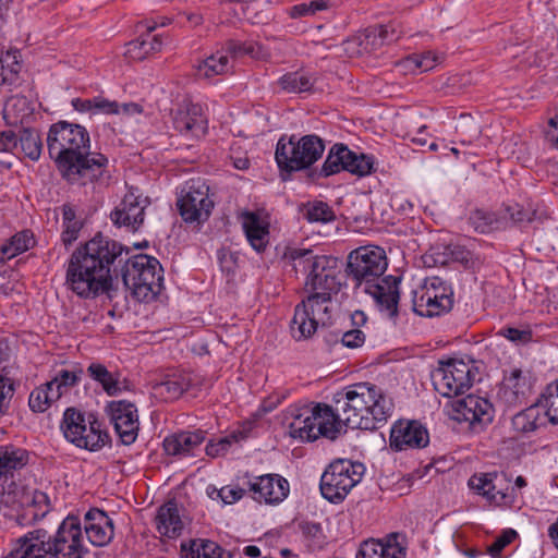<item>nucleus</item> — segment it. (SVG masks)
Returning a JSON list of instances; mask_svg holds the SVG:
<instances>
[{
  "label": "nucleus",
  "instance_id": "obj_31",
  "mask_svg": "<svg viewBox=\"0 0 558 558\" xmlns=\"http://www.w3.org/2000/svg\"><path fill=\"white\" fill-rule=\"evenodd\" d=\"M504 385L512 393L511 402L525 403L533 389V379L529 372L520 368H512L508 375L504 376Z\"/></svg>",
  "mask_w": 558,
  "mask_h": 558
},
{
  "label": "nucleus",
  "instance_id": "obj_46",
  "mask_svg": "<svg viewBox=\"0 0 558 558\" xmlns=\"http://www.w3.org/2000/svg\"><path fill=\"white\" fill-rule=\"evenodd\" d=\"M319 255H314L312 250L288 247L283 254V259L287 260L292 269L298 274L300 270L310 272L312 269V262Z\"/></svg>",
  "mask_w": 558,
  "mask_h": 558
},
{
  "label": "nucleus",
  "instance_id": "obj_10",
  "mask_svg": "<svg viewBox=\"0 0 558 558\" xmlns=\"http://www.w3.org/2000/svg\"><path fill=\"white\" fill-rule=\"evenodd\" d=\"M44 548L49 558H84L88 548L83 542L82 523L78 517L70 514L50 535L45 530Z\"/></svg>",
  "mask_w": 558,
  "mask_h": 558
},
{
  "label": "nucleus",
  "instance_id": "obj_34",
  "mask_svg": "<svg viewBox=\"0 0 558 558\" xmlns=\"http://www.w3.org/2000/svg\"><path fill=\"white\" fill-rule=\"evenodd\" d=\"M184 558H230L231 554L210 539H191L182 543Z\"/></svg>",
  "mask_w": 558,
  "mask_h": 558
},
{
  "label": "nucleus",
  "instance_id": "obj_43",
  "mask_svg": "<svg viewBox=\"0 0 558 558\" xmlns=\"http://www.w3.org/2000/svg\"><path fill=\"white\" fill-rule=\"evenodd\" d=\"M61 398V392L53 390L49 383L35 388L28 398V405L35 413L45 412L53 402Z\"/></svg>",
  "mask_w": 558,
  "mask_h": 558
},
{
  "label": "nucleus",
  "instance_id": "obj_18",
  "mask_svg": "<svg viewBox=\"0 0 558 558\" xmlns=\"http://www.w3.org/2000/svg\"><path fill=\"white\" fill-rule=\"evenodd\" d=\"M107 411L121 442L126 446L133 444L140 429L135 404L125 400L110 401Z\"/></svg>",
  "mask_w": 558,
  "mask_h": 558
},
{
  "label": "nucleus",
  "instance_id": "obj_1",
  "mask_svg": "<svg viewBox=\"0 0 558 558\" xmlns=\"http://www.w3.org/2000/svg\"><path fill=\"white\" fill-rule=\"evenodd\" d=\"M130 248L120 242L96 233L81 244L69 260L65 283L76 295L83 299H96L101 294L113 296L114 264L123 263L121 277L126 289L138 302L149 303L163 289V270L159 260L146 254L124 258Z\"/></svg>",
  "mask_w": 558,
  "mask_h": 558
},
{
  "label": "nucleus",
  "instance_id": "obj_4",
  "mask_svg": "<svg viewBox=\"0 0 558 558\" xmlns=\"http://www.w3.org/2000/svg\"><path fill=\"white\" fill-rule=\"evenodd\" d=\"M332 403L345 427L362 430L380 428L393 410L392 401L371 383H356L343 388L333 395Z\"/></svg>",
  "mask_w": 558,
  "mask_h": 558
},
{
  "label": "nucleus",
  "instance_id": "obj_51",
  "mask_svg": "<svg viewBox=\"0 0 558 558\" xmlns=\"http://www.w3.org/2000/svg\"><path fill=\"white\" fill-rule=\"evenodd\" d=\"M500 210L508 219V227L510 226V222L513 225L531 222L534 220L536 214L535 210L525 209L519 204L507 205Z\"/></svg>",
  "mask_w": 558,
  "mask_h": 558
},
{
  "label": "nucleus",
  "instance_id": "obj_17",
  "mask_svg": "<svg viewBox=\"0 0 558 558\" xmlns=\"http://www.w3.org/2000/svg\"><path fill=\"white\" fill-rule=\"evenodd\" d=\"M148 204V198L142 197L138 189L131 186L121 203L111 211L110 218L116 226L135 232L144 223Z\"/></svg>",
  "mask_w": 558,
  "mask_h": 558
},
{
  "label": "nucleus",
  "instance_id": "obj_22",
  "mask_svg": "<svg viewBox=\"0 0 558 558\" xmlns=\"http://www.w3.org/2000/svg\"><path fill=\"white\" fill-rule=\"evenodd\" d=\"M248 490L258 502L279 504L289 494V483L279 474H265L248 482Z\"/></svg>",
  "mask_w": 558,
  "mask_h": 558
},
{
  "label": "nucleus",
  "instance_id": "obj_5",
  "mask_svg": "<svg viewBox=\"0 0 558 558\" xmlns=\"http://www.w3.org/2000/svg\"><path fill=\"white\" fill-rule=\"evenodd\" d=\"M325 150V143L316 134H307L296 138L282 135L276 145L275 159L283 181L291 173L308 169L314 165Z\"/></svg>",
  "mask_w": 558,
  "mask_h": 558
},
{
  "label": "nucleus",
  "instance_id": "obj_9",
  "mask_svg": "<svg viewBox=\"0 0 558 558\" xmlns=\"http://www.w3.org/2000/svg\"><path fill=\"white\" fill-rule=\"evenodd\" d=\"M365 466L349 459H336L329 463L320 477V493L330 502H341L350 490L361 482Z\"/></svg>",
  "mask_w": 558,
  "mask_h": 558
},
{
  "label": "nucleus",
  "instance_id": "obj_52",
  "mask_svg": "<svg viewBox=\"0 0 558 558\" xmlns=\"http://www.w3.org/2000/svg\"><path fill=\"white\" fill-rule=\"evenodd\" d=\"M225 47L227 54L230 53L233 57H241L245 54L256 57L262 48L260 45L254 41L242 43L234 39L227 40Z\"/></svg>",
  "mask_w": 558,
  "mask_h": 558
},
{
  "label": "nucleus",
  "instance_id": "obj_39",
  "mask_svg": "<svg viewBox=\"0 0 558 558\" xmlns=\"http://www.w3.org/2000/svg\"><path fill=\"white\" fill-rule=\"evenodd\" d=\"M50 508L49 498L46 493L35 490L33 493L31 502L24 509V512L16 517V522L20 525L29 524L39 518H43Z\"/></svg>",
  "mask_w": 558,
  "mask_h": 558
},
{
  "label": "nucleus",
  "instance_id": "obj_36",
  "mask_svg": "<svg viewBox=\"0 0 558 558\" xmlns=\"http://www.w3.org/2000/svg\"><path fill=\"white\" fill-rule=\"evenodd\" d=\"M302 535V541L310 551L322 550L327 544L328 538L320 523L303 520L298 524Z\"/></svg>",
  "mask_w": 558,
  "mask_h": 558
},
{
  "label": "nucleus",
  "instance_id": "obj_19",
  "mask_svg": "<svg viewBox=\"0 0 558 558\" xmlns=\"http://www.w3.org/2000/svg\"><path fill=\"white\" fill-rule=\"evenodd\" d=\"M428 442V430L418 421L399 420L391 427L389 446L395 451L421 449Z\"/></svg>",
  "mask_w": 558,
  "mask_h": 558
},
{
  "label": "nucleus",
  "instance_id": "obj_58",
  "mask_svg": "<svg viewBox=\"0 0 558 558\" xmlns=\"http://www.w3.org/2000/svg\"><path fill=\"white\" fill-rule=\"evenodd\" d=\"M365 341V335L360 329L348 330L342 333L341 342L344 347L355 349L361 347Z\"/></svg>",
  "mask_w": 558,
  "mask_h": 558
},
{
  "label": "nucleus",
  "instance_id": "obj_13",
  "mask_svg": "<svg viewBox=\"0 0 558 558\" xmlns=\"http://www.w3.org/2000/svg\"><path fill=\"white\" fill-rule=\"evenodd\" d=\"M453 292L439 278H434L429 284H424L414 291L413 311L424 317L440 316L451 311Z\"/></svg>",
  "mask_w": 558,
  "mask_h": 558
},
{
  "label": "nucleus",
  "instance_id": "obj_20",
  "mask_svg": "<svg viewBox=\"0 0 558 558\" xmlns=\"http://www.w3.org/2000/svg\"><path fill=\"white\" fill-rule=\"evenodd\" d=\"M173 128L182 135L203 137L208 131V120L199 104L182 101L174 111Z\"/></svg>",
  "mask_w": 558,
  "mask_h": 558
},
{
  "label": "nucleus",
  "instance_id": "obj_54",
  "mask_svg": "<svg viewBox=\"0 0 558 558\" xmlns=\"http://www.w3.org/2000/svg\"><path fill=\"white\" fill-rule=\"evenodd\" d=\"M10 380L0 375V415L9 412L10 403L14 395V388Z\"/></svg>",
  "mask_w": 558,
  "mask_h": 558
},
{
  "label": "nucleus",
  "instance_id": "obj_28",
  "mask_svg": "<svg viewBox=\"0 0 558 558\" xmlns=\"http://www.w3.org/2000/svg\"><path fill=\"white\" fill-rule=\"evenodd\" d=\"M242 228L251 246L262 253L269 243V222L256 211H244L242 214Z\"/></svg>",
  "mask_w": 558,
  "mask_h": 558
},
{
  "label": "nucleus",
  "instance_id": "obj_45",
  "mask_svg": "<svg viewBox=\"0 0 558 558\" xmlns=\"http://www.w3.org/2000/svg\"><path fill=\"white\" fill-rule=\"evenodd\" d=\"M19 144L25 157L33 161H37L40 158L43 142L36 129H22L19 133Z\"/></svg>",
  "mask_w": 558,
  "mask_h": 558
},
{
  "label": "nucleus",
  "instance_id": "obj_63",
  "mask_svg": "<svg viewBox=\"0 0 558 558\" xmlns=\"http://www.w3.org/2000/svg\"><path fill=\"white\" fill-rule=\"evenodd\" d=\"M545 137L553 147L558 148V113L549 119Z\"/></svg>",
  "mask_w": 558,
  "mask_h": 558
},
{
  "label": "nucleus",
  "instance_id": "obj_3",
  "mask_svg": "<svg viewBox=\"0 0 558 558\" xmlns=\"http://www.w3.org/2000/svg\"><path fill=\"white\" fill-rule=\"evenodd\" d=\"M385 251L378 246H360L347 258L345 276L355 291L371 295L380 312L390 319L398 317L401 277L388 275Z\"/></svg>",
  "mask_w": 558,
  "mask_h": 558
},
{
  "label": "nucleus",
  "instance_id": "obj_29",
  "mask_svg": "<svg viewBox=\"0 0 558 558\" xmlns=\"http://www.w3.org/2000/svg\"><path fill=\"white\" fill-rule=\"evenodd\" d=\"M28 460L29 453L26 449L13 445L0 446V496L4 492L8 475L24 468Z\"/></svg>",
  "mask_w": 558,
  "mask_h": 558
},
{
  "label": "nucleus",
  "instance_id": "obj_27",
  "mask_svg": "<svg viewBox=\"0 0 558 558\" xmlns=\"http://www.w3.org/2000/svg\"><path fill=\"white\" fill-rule=\"evenodd\" d=\"M155 523L156 530L163 537L175 539L182 535L184 523L175 499L168 500L157 509Z\"/></svg>",
  "mask_w": 558,
  "mask_h": 558
},
{
  "label": "nucleus",
  "instance_id": "obj_50",
  "mask_svg": "<svg viewBox=\"0 0 558 558\" xmlns=\"http://www.w3.org/2000/svg\"><path fill=\"white\" fill-rule=\"evenodd\" d=\"M456 131L460 136V143L462 145L472 144L474 141L478 140L481 135L480 125L472 118L463 114L460 117Z\"/></svg>",
  "mask_w": 558,
  "mask_h": 558
},
{
  "label": "nucleus",
  "instance_id": "obj_38",
  "mask_svg": "<svg viewBox=\"0 0 558 558\" xmlns=\"http://www.w3.org/2000/svg\"><path fill=\"white\" fill-rule=\"evenodd\" d=\"M344 171L357 177H366L375 171V159L371 155L357 154L345 145Z\"/></svg>",
  "mask_w": 558,
  "mask_h": 558
},
{
  "label": "nucleus",
  "instance_id": "obj_7",
  "mask_svg": "<svg viewBox=\"0 0 558 558\" xmlns=\"http://www.w3.org/2000/svg\"><path fill=\"white\" fill-rule=\"evenodd\" d=\"M345 427L336 405L315 403L306 407L289 425V434L293 438L314 441L319 436L335 440Z\"/></svg>",
  "mask_w": 558,
  "mask_h": 558
},
{
  "label": "nucleus",
  "instance_id": "obj_21",
  "mask_svg": "<svg viewBox=\"0 0 558 558\" xmlns=\"http://www.w3.org/2000/svg\"><path fill=\"white\" fill-rule=\"evenodd\" d=\"M206 432L203 429L181 430L168 435L162 442L167 456L177 459L197 457L202 451V445L206 439Z\"/></svg>",
  "mask_w": 558,
  "mask_h": 558
},
{
  "label": "nucleus",
  "instance_id": "obj_42",
  "mask_svg": "<svg viewBox=\"0 0 558 558\" xmlns=\"http://www.w3.org/2000/svg\"><path fill=\"white\" fill-rule=\"evenodd\" d=\"M17 50H9L0 53V85L12 86L19 81L21 63Z\"/></svg>",
  "mask_w": 558,
  "mask_h": 558
},
{
  "label": "nucleus",
  "instance_id": "obj_37",
  "mask_svg": "<svg viewBox=\"0 0 558 558\" xmlns=\"http://www.w3.org/2000/svg\"><path fill=\"white\" fill-rule=\"evenodd\" d=\"M314 76L303 70L288 72L278 80V85L287 93H307L314 87Z\"/></svg>",
  "mask_w": 558,
  "mask_h": 558
},
{
  "label": "nucleus",
  "instance_id": "obj_57",
  "mask_svg": "<svg viewBox=\"0 0 558 558\" xmlns=\"http://www.w3.org/2000/svg\"><path fill=\"white\" fill-rule=\"evenodd\" d=\"M245 493L246 489L241 487L225 486L219 489L218 495L225 505H232L242 499Z\"/></svg>",
  "mask_w": 558,
  "mask_h": 558
},
{
  "label": "nucleus",
  "instance_id": "obj_12",
  "mask_svg": "<svg viewBox=\"0 0 558 558\" xmlns=\"http://www.w3.org/2000/svg\"><path fill=\"white\" fill-rule=\"evenodd\" d=\"M215 203L209 197V185L202 178L185 182L177 199V208L186 223H204L211 215Z\"/></svg>",
  "mask_w": 558,
  "mask_h": 558
},
{
  "label": "nucleus",
  "instance_id": "obj_56",
  "mask_svg": "<svg viewBox=\"0 0 558 558\" xmlns=\"http://www.w3.org/2000/svg\"><path fill=\"white\" fill-rule=\"evenodd\" d=\"M10 245L17 250V253H24L33 245L34 239L28 230L22 231L13 235L10 240Z\"/></svg>",
  "mask_w": 558,
  "mask_h": 558
},
{
  "label": "nucleus",
  "instance_id": "obj_47",
  "mask_svg": "<svg viewBox=\"0 0 558 558\" xmlns=\"http://www.w3.org/2000/svg\"><path fill=\"white\" fill-rule=\"evenodd\" d=\"M83 373V368L80 365H75L73 369H60L48 383L53 390H58L62 396L68 392L69 389L80 384Z\"/></svg>",
  "mask_w": 558,
  "mask_h": 558
},
{
  "label": "nucleus",
  "instance_id": "obj_14",
  "mask_svg": "<svg viewBox=\"0 0 558 558\" xmlns=\"http://www.w3.org/2000/svg\"><path fill=\"white\" fill-rule=\"evenodd\" d=\"M331 299L324 303L308 304V296L302 300L294 308L291 323V332L294 339L302 340L311 338L319 324H329L331 318Z\"/></svg>",
  "mask_w": 558,
  "mask_h": 558
},
{
  "label": "nucleus",
  "instance_id": "obj_53",
  "mask_svg": "<svg viewBox=\"0 0 558 558\" xmlns=\"http://www.w3.org/2000/svg\"><path fill=\"white\" fill-rule=\"evenodd\" d=\"M518 536L517 531L512 529H506L496 539L487 546V553L492 558H502V550L511 544Z\"/></svg>",
  "mask_w": 558,
  "mask_h": 558
},
{
  "label": "nucleus",
  "instance_id": "obj_32",
  "mask_svg": "<svg viewBox=\"0 0 558 558\" xmlns=\"http://www.w3.org/2000/svg\"><path fill=\"white\" fill-rule=\"evenodd\" d=\"M87 375L101 386L102 390L108 396H117L122 392L123 388L120 385V373L110 372L107 366L100 362H92L86 368Z\"/></svg>",
  "mask_w": 558,
  "mask_h": 558
},
{
  "label": "nucleus",
  "instance_id": "obj_44",
  "mask_svg": "<svg viewBox=\"0 0 558 558\" xmlns=\"http://www.w3.org/2000/svg\"><path fill=\"white\" fill-rule=\"evenodd\" d=\"M545 409V417L554 425H558V379L548 384L536 400Z\"/></svg>",
  "mask_w": 558,
  "mask_h": 558
},
{
  "label": "nucleus",
  "instance_id": "obj_8",
  "mask_svg": "<svg viewBox=\"0 0 558 558\" xmlns=\"http://www.w3.org/2000/svg\"><path fill=\"white\" fill-rule=\"evenodd\" d=\"M432 380L438 393L451 398L463 395L480 380V372L474 361L449 359L439 361V366L432 373Z\"/></svg>",
  "mask_w": 558,
  "mask_h": 558
},
{
  "label": "nucleus",
  "instance_id": "obj_26",
  "mask_svg": "<svg viewBox=\"0 0 558 558\" xmlns=\"http://www.w3.org/2000/svg\"><path fill=\"white\" fill-rule=\"evenodd\" d=\"M428 257L433 259L435 265L440 266L459 264L464 269H475L481 265L478 257H476L466 247L459 244H448L434 247L433 253Z\"/></svg>",
  "mask_w": 558,
  "mask_h": 558
},
{
  "label": "nucleus",
  "instance_id": "obj_55",
  "mask_svg": "<svg viewBox=\"0 0 558 558\" xmlns=\"http://www.w3.org/2000/svg\"><path fill=\"white\" fill-rule=\"evenodd\" d=\"M499 335L514 343H529L532 340L531 330H522L513 327H505L499 330Z\"/></svg>",
  "mask_w": 558,
  "mask_h": 558
},
{
  "label": "nucleus",
  "instance_id": "obj_24",
  "mask_svg": "<svg viewBox=\"0 0 558 558\" xmlns=\"http://www.w3.org/2000/svg\"><path fill=\"white\" fill-rule=\"evenodd\" d=\"M145 29V34L126 44L125 57L131 61H142L148 54L155 53L162 48L161 35H155L151 38L150 34L157 28L156 21H142L137 24V29Z\"/></svg>",
  "mask_w": 558,
  "mask_h": 558
},
{
  "label": "nucleus",
  "instance_id": "obj_61",
  "mask_svg": "<svg viewBox=\"0 0 558 558\" xmlns=\"http://www.w3.org/2000/svg\"><path fill=\"white\" fill-rule=\"evenodd\" d=\"M19 145V135L12 130L0 132V151H13Z\"/></svg>",
  "mask_w": 558,
  "mask_h": 558
},
{
  "label": "nucleus",
  "instance_id": "obj_48",
  "mask_svg": "<svg viewBox=\"0 0 558 558\" xmlns=\"http://www.w3.org/2000/svg\"><path fill=\"white\" fill-rule=\"evenodd\" d=\"M245 438V432L234 430L228 436L210 439L205 447V452L210 458L225 456L233 444L239 442Z\"/></svg>",
  "mask_w": 558,
  "mask_h": 558
},
{
  "label": "nucleus",
  "instance_id": "obj_35",
  "mask_svg": "<svg viewBox=\"0 0 558 558\" xmlns=\"http://www.w3.org/2000/svg\"><path fill=\"white\" fill-rule=\"evenodd\" d=\"M190 387L189 380L180 375L168 376L165 380L153 386V393L165 402L179 399Z\"/></svg>",
  "mask_w": 558,
  "mask_h": 558
},
{
  "label": "nucleus",
  "instance_id": "obj_33",
  "mask_svg": "<svg viewBox=\"0 0 558 558\" xmlns=\"http://www.w3.org/2000/svg\"><path fill=\"white\" fill-rule=\"evenodd\" d=\"M547 418L541 411L537 401L513 415L511 420L512 428L520 434H529L545 426Z\"/></svg>",
  "mask_w": 558,
  "mask_h": 558
},
{
  "label": "nucleus",
  "instance_id": "obj_41",
  "mask_svg": "<svg viewBox=\"0 0 558 558\" xmlns=\"http://www.w3.org/2000/svg\"><path fill=\"white\" fill-rule=\"evenodd\" d=\"M231 68L227 52L217 51L199 62L197 72L199 76L211 78L228 73Z\"/></svg>",
  "mask_w": 558,
  "mask_h": 558
},
{
  "label": "nucleus",
  "instance_id": "obj_16",
  "mask_svg": "<svg viewBox=\"0 0 558 558\" xmlns=\"http://www.w3.org/2000/svg\"><path fill=\"white\" fill-rule=\"evenodd\" d=\"M453 412L454 420L469 422L471 429L475 433L482 432L495 416L493 403L488 399L475 395H468L458 400Z\"/></svg>",
  "mask_w": 558,
  "mask_h": 558
},
{
  "label": "nucleus",
  "instance_id": "obj_6",
  "mask_svg": "<svg viewBox=\"0 0 558 558\" xmlns=\"http://www.w3.org/2000/svg\"><path fill=\"white\" fill-rule=\"evenodd\" d=\"M64 438L78 449L99 451L111 437L97 414L71 407L65 409L60 423Z\"/></svg>",
  "mask_w": 558,
  "mask_h": 558
},
{
  "label": "nucleus",
  "instance_id": "obj_30",
  "mask_svg": "<svg viewBox=\"0 0 558 558\" xmlns=\"http://www.w3.org/2000/svg\"><path fill=\"white\" fill-rule=\"evenodd\" d=\"M469 223L478 233H490L508 228V219L501 210L490 211L476 208L470 213Z\"/></svg>",
  "mask_w": 558,
  "mask_h": 558
},
{
  "label": "nucleus",
  "instance_id": "obj_62",
  "mask_svg": "<svg viewBox=\"0 0 558 558\" xmlns=\"http://www.w3.org/2000/svg\"><path fill=\"white\" fill-rule=\"evenodd\" d=\"M93 106L94 111L96 112H104L107 114L119 113V104L117 101H111L102 97H94Z\"/></svg>",
  "mask_w": 558,
  "mask_h": 558
},
{
  "label": "nucleus",
  "instance_id": "obj_40",
  "mask_svg": "<svg viewBox=\"0 0 558 558\" xmlns=\"http://www.w3.org/2000/svg\"><path fill=\"white\" fill-rule=\"evenodd\" d=\"M344 150L342 143L335 144L328 151V155L319 170H314L311 175L317 178H328L344 171Z\"/></svg>",
  "mask_w": 558,
  "mask_h": 558
},
{
  "label": "nucleus",
  "instance_id": "obj_49",
  "mask_svg": "<svg viewBox=\"0 0 558 558\" xmlns=\"http://www.w3.org/2000/svg\"><path fill=\"white\" fill-rule=\"evenodd\" d=\"M304 217L310 222L323 223L330 222L336 218L331 207L323 201L308 202L307 204H305Z\"/></svg>",
  "mask_w": 558,
  "mask_h": 558
},
{
  "label": "nucleus",
  "instance_id": "obj_23",
  "mask_svg": "<svg viewBox=\"0 0 558 558\" xmlns=\"http://www.w3.org/2000/svg\"><path fill=\"white\" fill-rule=\"evenodd\" d=\"M84 531L92 545L107 546L114 536L113 520L104 510L90 508L84 515Z\"/></svg>",
  "mask_w": 558,
  "mask_h": 558
},
{
  "label": "nucleus",
  "instance_id": "obj_11",
  "mask_svg": "<svg viewBox=\"0 0 558 558\" xmlns=\"http://www.w3.org/2000/svg\"><path fill=\"white\" fill-rule=\"evenodd\" d=\"M338 258L320 255L312 262V269L307 274L305 288L311 291L308 304L328 302L332 294L341 289Z\"/></svg>",
  "mask_w": 558,
  "mask_h": 558
},
{
  "label": "nucleus",
  "instance_id": "obj_64",
  "mask_svg": "<svg viewBox=\"0 0 558 558\" xmlns=\"http://www.w3.org/2000/svg\"><path fill=\"white\" fill-rule=\"evenodd\" d=\"M415 63V68L421 70L422 72H426L435 66V58H433L429 53L424 54L422 57H415L412 59Z\"/></svg>",
  "mask_w": 558,
  "mask_h": 558
},
{
  "label": "nucleus",
  "instance_id": "obj_15",
  "mask_svg": "<svg viewBox=\"0 0 558 558\" xmlns=\"http://www.w3.org/2000/svg\"><path fill=\"white\" fill-rule=\"evenodd\" d=\"M469 486L496 506H510L514 500V488L502 472L475 474L469 480Z\"/></svg>",
  "mask_w": 558,
  "mask_h": 558
},
{
  "label": "nucleus",
  "instance_id": "obj_59",
  "mask_svg": "<svg viewBox=\"0 0 558 558\" xmlns=\"http://www.w3.org/2000/svg\"><path fill=\"white\" fill-rule=\"evenodd\" d=\"M367 37L373 35L374 37L378 36L383 41L391 43L399 38L395 27L391 24L387 25H378L368 31Z\"/></svg>",
  "mask_w": 558,
  "mask_h": 558
},
{
  "label": "nucleus",
  "instance_id": "obj_60",
  "mask_svg": "<svg viewBox=\"0 0 558 558\" xmlns=\"http://www.w3.org/2000/svg\"><path fill=\"white\" fill-rule=\"evenodd\" d=\"M82 227H83V225L81 221L63 223V231L61 234V239L65 246H69L74 241H76Z\"/></svg>",
  "mask_w": 558,
  "mask_h": 558
},
{
  "label": "nucleus",
  "instance_id": "obj_2",
  "mask_svg": "<svg viewBox=\"0 0 558 558\" xmlns=\"http://www.w3.org/2000/svg\"><path fill=\"white\" fill-rule=\"evenodd\" d=\"M47 148L61 178L71 185L86 186L110 179L107 156L90 151L89 133L80 124L53 123L47 135Z\"/></svg>",
  "mask_w": 558,
  "mask_h": 558
},
{
  "label": "nucleus",
  "instance_id": "obj_25",
  "mask_svg": "<svg viewBox=\"0 0 558 558\" xmlns=\"http://www.w3.org/2000/svg\"><path fill=\"white\" fill-rule=\"evenodd\" d=\"M407 548L398 543V534L391 533L384 539L364 541L356 558H405Z\"/></svg>",
  "mask_w": 558,
  "mask_h": 558
}]
</instances>
